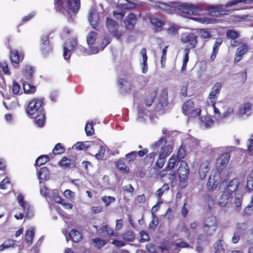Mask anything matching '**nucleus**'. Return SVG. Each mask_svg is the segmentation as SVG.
<instances>
[{"label": "nucleus", "instance_id": "23", "mask_svg": "<svg viewBox=\"0 0 253 253\" xmlns=\"http://www.w3.org/2000/svg\"><path fill=\"white\" fill-rule=\"evenodd\" d=\"M88 20L94 29H96L99 23V16L98 14L92 11L89 12L88 16Z\"/></svg>", "mask_w": 253, "mask_h": 253}, {"label": "nucleus", "instance_id": "39", "mask_svg": "<svg viewBox=\"0 0 253 253\" xmlns=\"http://www.w3.org/2000/svg\"><path fill=\"white\" fill-rule=\"evenodd\" d=\"M15 245V241L13 240L8 239L0 245V252L3 251L5 249H8L13 247Z\"/></svg>", "mask_w": 253, "mask_h": 253}, {"label": "nucleus", "instance_id": "53", "mask_svg": "<svg viewBox=\"0 0 253 253\" xmlns=\"http://www.w3.org/2000/svg\"><path fill=\"white\" fill-rule=\"evenodd\" d=\"M20 85L16 81H13L11 89L12 92L14 94H19L20 90Z\"/></svg>", "mask_w": 253, "mask_h": 253}, {"label": "nucleus", "instance_id": "41", "mask_svg": "<svg viewBox=\"0 0 253 253\" xmlns=\"http://www.w3.org/2000/svg\"><path fill=\"white\" fill-rule=\"evenodd\" d=\"M178 11V2H172L168 5L166 13L172 14Z\"/></svg>", "mask_w": 253, "mask_h": 253}, {"label": "nucleus", "instance_id": "62", "mask_svg": "<svg viewBox=\"0 0 253 253\" xmlns=\"http://www.w3.org/2000/svg\"><path fill=\"white\" fill-rule=\"evenodd\" d=\"M137 156V152L136 151H132L130 153L126 154V157L128 159L129 162L134 161Z\"/></svg>", "mask_w": 253, "mask_h": 253}, {"label": "nucleus", "instance_id": "40", "mask_svg": "<svg viewBox=\"0 0 253 253\" xmlns=\"http://www.w3.org/2000/svg\"><path fill=\"white\" fill-rule=\"evenodd\" d=\"M65 149L60 143L55 145L52 150V153L55 155H60L64 153Z\"/></svg>", "mask_w": 253, "mask_h": 253}, {"label": "nucleus", "instance_id": "30", "mask_svg": "<svg viewBox=\"0 0 253 253\" xmlns=\"http://www.w3.org/2000/svg\"><path fill=\"white\" fill-rule=\"evenodd\" d=\"M35 235L34 229L32 228L28 229L25 234V239L26 243L28 244H32L33 242V238Z\"/></svg>", "mask_w": 253, "mask_h": 253}, {"label": "nucleus", "instance_id": "31", "mask_svg": "<svg viewBox=\"0 0 253 253\" xmlns=\"http://www.w3.org/2000/svg\"><path fill=\"white\" fill-rule=\"evenodd\" d=\"M23 85L24 92L26 94H33L36 91V87L29 83L24 82Z\"/></svg>", "mask_w": 253, "mask_h": 253}, {"label": "nucleus", "instance_id": "45", "mask_svg": "<svg viewBox=\"0 0 253 253\" xmlns=\"http://www.w3.org/2000/svg\"><path fill=\"white\" fill-rule=\"evenodd\" d=\"M226 37L228 39L235 40L239 37L238 32L233 30H228L226 32Z\"/></svg>", "mask_w": 253, "mask_h": 253}, {"label": "nucleus", "instance_id": "34", "mask_svg": "<svg viewBox=\"0 0 253 253\" xmlns=\"http://www.w3.org/2000/svg\"><path fill=\"white\" fill-rule=\"evenodd\" d=\"M117 168L122 172L125 173L128 171L129 169L124 161L119 160L116 163Z\"/></svg>", "mask_w": 253, "mask_h": 253}, {"label": "nucleus", "instance_id": "15", "mask_svg": "<svg viewBox=\"0 0 253 253\" xmlns=\"http://www.w3.org/2000/svg\"><path fill=\"white\" fill-rule=\"evenodd\" d=\"M9 39H7V48L10 49L9 58L12 64H18L23 59L24 56L22 54H19L18 51L15 49H12L11 46L9 44Z\"/></svg>", "mask_w": 253, "mask_h": 253}, {"label": "nucleus", "instance_id": "51", "mask_svg": "<svg viewBox=\"0 0 253 253\" xmlns=\"http://www.w3.org/2000/svg\"><path fill=\"white\" fill-rule=\"evenodd\" d=\"M171 151L170 150L169 147L168 146H165L162 147L161 149V151L160 152V154L159 155L160 156H163L166 158L170 155Z\"/></svg>", "mask_w": 253, "mask_h": 253}, {"label": "nucleus", "instance_id": "2", "mask_svg": "<svg viewBox=\"0 0 253 253\" xmlns=\"http://www.w3.org/2000/svg\"><path fill=\"white\" fill-rule=\"evenodd\" d=\"M54 7L56 11L68 14L76 13L80 8V0H54Z\"/></svg>", "mask_w": 253, "mask_h": 253}, {"label": "nucleus", "instance_id": "32", "mask_svg": "<svg viewBox=\"0 0 253 253\" xmlns=\"http://www.w3.org/2000/svg\"><path fill=\"white\" fill-rule=\"evenodd\" d=\"M40 178L42 180H46L49 178V171L47 167H42L38 172Z\"/></svg>", "mask_w": 253, "mask_h": 253}, {"label": "nucleus", "instance_id": "1", "mask_svg": "<svg viewBox=\"0 0 253 253\" xmlns=\"http://www.w3.org/2000/svg\"><path fill=\"white\" fill-rule=\"evenodd\" d=\"M230 157L229 153L224 152L216 159L215 169L212 172L206 184L207 192H211L217 189L221 179V173L228 164Z\"/></svg>", "mask_w": 253, "mask_h": 253}, {"label": "nucleus", "instance_id": "55", "mask_svg": "<svg viewBox=\"0 0 253 253\" xmlns=\"http://www.w3.org/2000/svg\"><path fill=\"white\" fill-rule=\"evenodd\" d=\"M168 46H165L162 51V54L161 58V66L164 67L165 66V63L166 61V54L167 52Z\"/></svg>", "mask_w": 253, "mask_h": 253}, {"label": "nucleus", "instance_id": "57", "mask_svg": "<svg viewBox=\"0 0 253 253\" xmlns=\"http://www.w3.org/2000/svg\"><path fill=\"white\" fill-rule=\"evenodd\" d=\"M200 34L202 38L208 39L211 37V32L207 29H201L200 30Z\"/></svg>", "mask_w": 253, "mask_h": 253}, {"label": "nucleus", "instance_id": "17", "mask_svg": "<svg viewBox=\"0 0 253 253\" xmlns=\"http://www.w3.org/2000/svg\"><path fill=\"white\" fill-rule=\"evenodd\" d=\"M76 161L63 157L58 162V165L64 169H70L76 167Z\"/></svg>", "mask_w": 253, "mask_h": 253}, {"label": "nucleus", "instance_id": "59", "mask_svg": "<svg viewBox=\"0 0 253 253\" xmlns=\"http://www.w3.org/2000/svg\"><path fill=\"white\" fill-rule=\"evenodd\" d=\"M25 71L28 75L29 80H31L35 71L34 68L30 66H26L25 68Z\"/></svg>", "mask_w": 253, "mask_h": 253}, {"label": "nucleus", "instance_id": "58", "mask_svg": "<svg viewBox=\"0 0 253 253\" xmlns=\"http://www.w3.org/2000/svg\"><path fill=\"white\" fill-rule=\"evenodd\" d=\"M102 200L106 206H108L112 202L115 201V198L111 196H104L102 197Z\"/></svg>", "mask_w": 253, "mask_h": 253}, {"label": "nucleus", "instance_id": "14", "mask_svg": "<svg viewBox=\"0 0 253 253\" xmlns=\"http://www.w3.org/2000/svg\"><path fill=\"white\" fill-rule=\"evenodd\" d=\"M197 39V36L194 34H186L182 36L181 41L183 43H188V48L190 49L196 47L198 43Z\"/></svg>", "mask_w": 253, "mask_h": 253}, {"label": "nucleus", "instance_id": "52", "mask_svg": "<svg viewBox=\"0 0 253 253\" xmlns=\"http://www.w3.org/2000/svg\"><path fill=\"white\" fill-rule=\"evenodd\" d=\"M166 159L167 158L163 156H160V155H159L158 158L156 162L157 167H158L159 169H162L164 167L166 162Z\"/></svg>", "mask_w": 253, "mask_h": 253}, {"label": "nucleus", "instance_id": "18", "mask_svg": "<svg viewBox=\"0 0 253 253\" xmlns=\"http://www.w3.org/2000/svg\"><path fill=\"white\" fill-rule=\"evenodd\" d=\"M249 50L248 46L246 43H243L240 46H239L236 51L235 58L234 61L236 63L239 62L243 56Z\"/></svg>", "mask_w": 253, "mask_h": 253}, {"label": "nucleus", "instance_id": "33", "mask_svg": "<svg viewBox=\"0 0 253 253\" xmlns=\"http://www.w3.org/2000/svg\"><path fill=\"white\" fill-rule=\"evenodd\" d=\"M49 157L48 155H41L36 159L35 166L40 167L49 162Z\"/></svg>", "mask_w": 253, "mask_h": 253}, {"label": "nucleus", "instance_id": "21", "mask_svg": "<svg viewBox=\"0 0 253 253\" xmlns=\"http://www.w3.org/2000/svg\"><path fill=\"white\" fill-rule=\"evenodd\" d=\"M210 163L209 161H206L203 162L200 165L199 173L200 178L204 179L206 178L207 173L210 169Z\"/></svg>", "mask_w": 253, "mask_h": 253}, {"label": "nucleus", "instance_id": "7", "mask_svg": "<svg viewBox=\"0 0 253 253\" xmlns=\"http://www.w3.org/2000/svg\"><path fill=\"white\" fill-rule=\"evenodd\" d=\"M218 222L216 216L211 215L205 219L203 230L207 236H211L216 230Z\"/></svg>", "mask_w": 253, "mask_h": 253}, {"label": "nucleus", "instance_id": "24", "mask_svg": "<svg viewBox=\"0 0 253 253\" xmlns=\"http://www.w3.org/2000/svg\"><path fill=\"white\" fill-rule=\"evenodd\" d=\"M231 194L226 191H224L218 200V204L221 207H225L229 202Z\"/></svg>", "mask_w": 253, "mask_h": 253}, {"label": "nucleus", "instance_id": "10", "mask_svg": "<svg viewBox=\"0 0 253 253\" xmlns=\"http://www.w3.org/2000/svg\"><path fill=\"white\" fill-rule=\"evenodd\" d=\"M94 227L97 229V232L99 235L106 239H108V240L111 237H118L117 233L115 232L108 225H104L98 229L97 226L94 225Z\"/></svg>", "mask_w": 253, "mask_h": 253}, {"label": "nucleus", "instance_id": "22", "mask_svg": "<svg viewBox=\"0 0 253 253\" xmlns=\"http://www.w3.org/2000/svg\"><path fill=\"white\" fill-rule=\"evenodd\" d=\"M222 43V40L218 38L216 39L215 42L213 45L212 52H211L210 56V60L211 62H212L215 59L217 54L218 52V50L221 44Z\"/></svg>", "mask_w": 253, "mask_h": 253}, {"label": "nucleus", "instance_id": "44", "mask_svg": "<svg viewBox=\"0 0 253 253\" xmlns=\"http://www.w3.org/2000/svg\"><path fill=\"white\" fill-rule=\"evenodd\" d=\"M97 36V33L96 32L94 31L90 32L89 33L86 39L87 44L89 45L93 44L96 40Z\"/></svg>", "mask_w": 253, "mask_h": 253}, {"label": "nucleus", "instance_id": "4", "mask_svg": "<svg viewBox=\"0 0 253 253\" xmlns=\"http://www.w3.org/2000/svg\"><path fill=\"white\" fill-rule=\"evenodd\" d=\"M44 98H34L28 103L26 112L29 116H32L36 113L44 110Z\"/></svg>", "mask_w": 253, "mask_h": 253}, {"label": "nucleus", "instance_id": "35", "mask_svg": "<svg viewBox=\"0 0 253 253\" xmlns=\"http://www.w3.org/2000/svg\"><path fill=\"white\" fill-rule=\"evenodd\" d=\"M201 121L206 128L210 127L214 124V121L209 116H205L201 117Z\"/></svg>", "mask_w": 253, "mask_h": 253}, {"label": "nucleus", "instance_id": "54", "mask_svg": "<svg viewBox=\"0 0 253 253\" xmlns=\"http://www.w3.org/2000/svg\"><path fill=\"white\" fill-rule=\"evenodd\" d=\"M105 152V149L104 146L102 145L100 146L98 152L95 154V157L98 159H102L104 156Z\"/></svg>", "mask_w": 253, "mask_h": 253}, {"label": "nucleus", "instance_id": "19", "mask_svg": "<svg viewBox=\"0 0 253 253\" xmlns=\"http://www.w3.org/2000/svg\"><path fill=\"white\" fill-rule=\"evenodd\" d=\"M252 104L247 102L243 104L239 108L238 114L240 116H248L252 113Z\"/></svg>", "mask_w": 253, "mask_h": 253}, {"label": "nucleus", "instance_id": "64", "mask_svg": "<svg viewBox=\"0 0 253 253\" xmlns=\"http://www.w3.org/2000/svg\"><path fill=\"white\" fill-rule=\"evenodd\" d=\"M246 188L249 191L253 190V179L247 177Z\"/></svg>", "mask_w": 253, "mask_h": 253}, {"label": "nucleus", "instance_id": "42", "mask_svg": "<svg viewBox=\"0 0 253 253\" xmlns=\"http://www.w3.org/2000/svg\"><path fill=\"white\" fill-rule=\"evenodd\" d=\"M253 1V0H231L228 1L225 5V7L236 5L240 3H250Z\"/></svg>", "mask_w": 253, "mask_h": 253}, {"label": "nucleus", "instance_id": "47", "mask_svg": "<svg viewBox=\"0 0 253 253\" xmlns=\"http://www.w3.org/2000/svg\"><path fill=\"white\" fill-rule=\"evenodd\" d=\"M126 0L128 2V3L120 4L118 6L120 8L127 10L132 9L135 7L136 5V3L129 1L128 0Z\"/></svg>", "mask_w": 253, "mask_h": 253}, {"label": "nucleus", "instance_id": "26", "mask_svg": "<svg viewBox=\"0 0 253 253\" xmlns=\"http://www.w3.org/2000/svg\"><path fill=\"white\" fill-rule=\"evenodd\" d=\"M69 236L75 243H78L83 239L82 234L76 229H72L69 233Z\"/></svg>", "mask_w": 253, "mask_h": 253}, {"label": "nucleus", "instance_id": "12", "mask_svg": "<svg viewBox=\"0 0 253 253\" xmlns=\"http://www.w3.org/2000/svg\"><path fill=\"white\" fill-rule=\"evenodd\" d=\"M222 86V85L221 83H216L211 88V91L208 96V99L210 100V103L211 104L214 105V103H216Z\"/></svg>", "mask_w": 253, "mask_h": 253}, {"label": "nucleus", "instance_id": "49", "mask_svg": "<svg viewBox=\"0 0 253 253\" xmlns=\"http://www.w3.org/2000/svg\"><path fill=\"white\" fill-rule=\"evenodd\" d=\"M85 131L87 136H91L94 133L92 123H87L85 126Z\"/></svg>", "mask_w": 253, "mask_h": 253}, {"label": "nucleus", "instance_id": "28", "mask_svg": "<svg viewBox=\"0 0 253 253\" xmlns=\"http://www.w3.org/2000/svg\"><path fill=\"white\" fill-rule=\"evenodd\" d=\"M119 25L117 22L112 18L107 17L106 18V27L111 33L116 29H118Z\"/></svg>", "mask_w": 253, "mask_h": 253}, {"label": "nucleus", "instance_id": "50", "mask_svg": "<svg viewBox=\"0 0 253 253\" xmlns=\"http://www.w3.org/2000/svg\"><path fill=\"white\" fill-rule=\"evenodd\" d=\"M186 154V153L185 147L181 146L178 149L177 154L176 155H175V157L177 158L179 160L181 161V159L185 157Z\"/></svg>", "mask_w": 253, "mask_h": 253}, {"label": "nucleus", "instance_id": "16", "mask_svg": "<svg viewBox=\"0 0 253 253\" xmlns=\"http://www.w3.org/2000/svg\"><path fill=\"white\" fill-rule=\"evenodd\" d=\"M136 22V15L134 13H129L126 17L124 23L127 30H132L134 28Z\"/></svg>", "mask_w": 253, "mask_h": 253}, {"label": "nucleus", "instance_id": "46", "mask_svg": "<svg viewBox=\"0 0 253 253\" xmlns=\"http://www.w3.org/2000/svg\"><path fill=\"white\" fill-rule=\"evenodd\" d=\"M118 83L121 88H123L126 91H128L131 89V85L129 83L127 87H124L125 84H127V81L124 79H120L118 81Z\"/></svg>", "mask_w": 253, "mask_h": 253}, {"label": "nucleus", "instance_id": "5", "mask_svg": "<svg viewBox=\"0 0 253 253\" xmlns=\"http://www.w3.org/2000/svg\"><path fill=\"white\" fill-rule=\"evenodd\" d=\"M182 110L183 113L189 118L199 117L201 113L200 108H194V102L190 99L184 102L182 107Z\"/></svg>", "mask_w": 253, "mask_h": 253}, {"label": "nucleus", "instance_id": "29", "mask_svg": "<svg viewBox=\"0 0 253 253\" xmlns=\"http://www.w3.org/2000/svg\"><path fill=\"white\" fill-rule=\"evenodd\" d=\"M253 195L248 206L244 209L243 215L244 216H249L253 213Z\"/></svg>", "mask_w": 253, "mask_h": 253}, {"label": "nucleus", "instance_id": "36", "mask_svg": "<svg viewBox=\"0 0 253 253\" xmlns=\"http://www.w3.org/2000/svg\"><path fill=\"white\" fill-rule=\"evenodd\" d=\"M123 239L126 241L133 242L135 235L132 231L127 230L122 235Z\"/></svg>", "mask_w": 253, "mask_h": 253}, {"label": "nucleus", "instance_id": "20", "mask_svg": "<svg viewBox=\"0 0 253 253\" xmlns=\"http://www.w3.org/2000/svg\"><path fill=\"white\" fill-rule=\"evenodd\" d=\"M35 114L36 116L34 117L35 124L38 127H43L46 120L45 111L43 110Z\"/></svg>", "mask_w": 253, "mask_h": 253}, {"label": "nucleus", "instance_id": "56", "mask_svg": "<svg viewBox=\"0 0 253 253\" xmlns=\"http://www.w3.org/2000/svg\"><path fill=\"white\" fill-rule=\"evenodd\" d=\"M0 68L5 74L10 75L8 64L5 61L0 62Z\"/></svg>", "mask_w": 253, "mask_h": 253}, {"label": "nucleus", "instance_id": "38", "mask_svg": "<svg viewBox=\"0 0 253 253\" xmlns=\"http://www.w3.org/2000/svg\"><path fill=\"white\" fill-rule=\"evenodd\" d=\"M189 53H190V48H186L184 49V58L183 59L182 66L181 68V70L182 71H185L186 69L187 64L189 61Z\"/></svg>", "mask_w": 253, "mask_h": 253}, {"label": "nucleus", "instance_id": "63", "mask_svg": "<svg viewBox=\"0 0 253 253\" xmlns=\"http://www.w3.org/2000/svg\"><path fill=\"white\" fill-rule=\"evenodd\" d=\"M156 5L158 8L166 12L168 7L169 4L161 1H157Z\"/></svg>", "mask_w": 253, "mask_h": 253}, {"label": "nucleus", "instance_id": "11", "mask_svg": "<svg viewBox=\"0 0 253 253\" xmlns=\"http://www.w3.org/2000/svg\"><path fill=\"white\" fill-rule=\"evenodd\" d=\"M158 94V89L156 88H148L143 97V102L147 107H150Z\"/></svg>", "mask_w": 253, "mask_h": 253}, {"label": "nucleus", "instance_id": "43", "mask_svg": "<svg viewBox=\"0 0 253 253\" xmlns=\"http://www.w3.org/2000/svg\"><path fill=\"white\" fill-rule=\"evenodd\" d=\"M25 214L26 217L31 218L34 216V211L32 208L28 204L25 207L22 208Z\"/></svg>", "mask_w": 253, "mask_h": 253}, {"label": "nucleus", "instance_id": "60", "mask_svg": "<svg viewBox=\"0 0 253 253\" xmlns=\"http://www.w3.org/2000/svg\"><path fill=\"white\" fill-rule=\"evenodd\" d=\"M140 242H145L149 241V234L145 231H142L140 233Z\"/></svg>", "mask_w": 253, "mask_h": 253}, {"label": "nucleus", "instance_id": "37", "mask_svg": "<svg viewBox=\"0 0 253 253\" xmlns=\"http://www.w3.org/2000/svg\"><path fill=\"white\" fill-rule=\"evenodd\" d=\"M92 240L94 246L99 249L102 248L109 241V240L106 241V240L101 239L99 238H95L92 239Z\"/></svg>", "mask_w": 253, "mask_h": 253}, {"label": "nucleus", "instance_id": "48", "mask_svg": "<svg viewBox=\"0 0 253 253\" xmlns=\"http://www.w3.org/2000/svg\"><path fill=\"white\" fill-rule=\"evenodd\" d=\"M150 22L157 28H161L165 24L163 21L157 18H151L150 19Z\"/></svg>", "mask_w": 253, "mask_h": 253}, {"label": "nucleus", "instance_id": "27", "mask_svg": "<svg viewBox=\"0 0 253 253\" xmlns=\"http://www.w3.org/2000/svg\"><path fill=\"white\" fill-rule=\"evenodd\" d=\"M180 161L173 155L169 160L167 166L166 168L168 170L173 169L174 167L178 165Z\"/></svg>", "mask_w": 253, "mask_h": 253}, {"label": "nucleus", "instance_id": "3", "mask_svg": "<svg viewBox=\"0 0 253 253\" xmlns=\"http://www.w3.org/2000/svg\"><path fill=\"white\" fill-rule=\"evenodd\" d=\"M178 11L183 13L185 16L188 17L190 19L195 20L201 23H209L210 22L209 20L203 18L195 17L198 16L201 10L198 6L193 4H182L178 2Z\"/></svg>", "mask_w": 253, "mask_h": 253}, {"label": "nucleus", "instance_id": "6", "mask_svg": "<svg viewBox=\"0 0 253 253\" xmlns=\"http://www.w3.org/2000/svg\"><path fill=\"white\" fill-rule=\"evenodd\" d=\"M189 173V169L187 163L184 161H181L177 169V174L179 176V186L182 188L187 185Z\"/></svg>", "mask_w": 253, "mask_h": 253}, {"label": "nucleus", "instance_id": "8", "mask_svg": "<svg viewBox=\"0 0 253 253\" xmlns=\"http://www.w3.org/2000/svg\"><path fill=\"white\" fill-rule=\"evenodd\" d=\"M40 50L44 57H47L52 52L53 48L49 42V35H47L42 37Z\"/></svg>", "mask_w": 253, "mask_h": 253}, {"label": "nucleus", "instance_id": "61", "mask_svg": "<svg viewBox=\"0 0 253 253\" xmlns=\"http://www.w3.org/2000/svg\"><path fill=\"white\" fill-rule=\"evenodd\" d=\"M165 192V191L162 188L158 189L156 191V195L159 200L157 204H161L163 203V201H161L162 196H163Z\"/></svg>", "mask_w": 253, "mask_h": 253}, {"label": "nucleus", "instance_id": "25", "mask_svg": "<svg viewBox=\"0 0 253 253\" xmlns=\"http://www.w3.org/2000/svg\"><path fill=\"white\" fill-rule=\"evenodd\" d=\"M238 186L239 182L238 181V179L236 178L232 179L229 181L227 186V192L231 195L232 193L237 191L238 190Z\"/></svg>", "mask_w": 253, "mask_h": 253}, {"label": "nucleus", "instance_id": "9", "mask_svg": "<svg viewBox=\"0 0 253 253\" xmlns=\"http://www.w3.org/2000/svg\"><path fill=\"white\" fill-rule=\"evenodd\" d=\"M77 45V40L71 39L68 40L64 44L63 57L66 60H69L71 51H73Z\"/></svg>", "mask_w": 253, "mask_h": 253}, {"label": "nucleus", "instance_id": "13", "mask_svg": "<svg viewBox=\"0 0 253 253\" xmlns=\"http://www.w3.org/2000/svg\"><path fill=\"white\" fill-rule=\"evenodd\" d=\"M209 11L211 16L216 17L228 15L230 12L229 10H224V6L222 4L211 5L209 7Z\"/></svg>", "mask_w": 253, "mask_h": 253}]
</instances>
